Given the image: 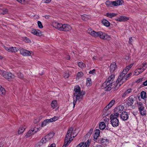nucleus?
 <instances>
[{
  "mask_svg": "<svg viewBox=\"0 0 147 147\" xmlns=\"http://www.w3.org/2000/svg\"><path fill=\"white\" fill-rule=\"evenodd\" d=\"M74 91L73 102L74 108L76 104L77 101L78 100L80 101L81 100L85 94V92L81 90L80 87L78 86H76L74 87Z\"/></svg>",
  "mask_w": 147,
  "mask_h": 147,
  "instance_id": "obj_1",
  "label": "nucleus"
},
{
  "mask_svg": "<svg viewBox=\"0 0 147 147\" xmlns=\"http://www.w3.org/2000/svg\"><path fill=\"white\" fill-rule=\"evenodd\" d=\"M76 129L74 130L73 127H71L68 130L66 135L65 140V143L63 147H66L73 140L72 137L74 138L78 134V133L75 132Z\"/></svg>",
  "mask_w": 147,
  "mask_h": 147,
  "instance_id": "obj_2",
  "label": "nucleus"
},
{
  "mask_svg": "<svg viewBox=\"0 0 147 147\" xmlns=\"http://www.w3.org/2000/svg\"><path fill=\"white\" fill-rule=\"evenodd\" d=\"M53 26L55 28L60 31L68 32L71 29V26L67 24H62L56 22H54L53 23Z\"/></svg>",
  "mask_w": 147,
  "mask_h": 147,
  "instance_id": "obj_3",
  "label": "nucleus"
},
{
  "mask_svg": "<svg viewBox=\"0 0 147 147\" xmlns=\"http://www.w3.org/2000/svg\"><path fill=\"white\" fill-rule=\"evenodd\" d=\"M88 32L89 34L94 37H96L98 36L102 39H109L110 38L108 35L104 32H96L91 29L89 30Z\"/></svg>",
  "mask_w": 147,
  "mask_h": 147,
  "instance_id": "obj_4",
  "label": "nucleus"
},
{
  "mask_svg": "<svg viewBox=\"0 0 147 147\" xmlns=\"http://www.w3.org/2000/svg\"><path fill=\"white\" fill-rule=\"evenodd\" d=\"M54 135V133L52 132L50 133L44 137H42L40 140V142L38 143V146H41L49 142L50 140L53 138Z\"/></svg>",
  "mask_w": 147,
  "mask_h": 147,
  "instance_id": "obj_5",
  "label": "nucleus"
},
{
  "mask_svg": "<svg viewBox=\"0 0 147 147\" xmlns=\"http://www.w3.org/2000/svg\"><path fill=\"white\" fill-rule=\"evenodd\" d=\"M147 67V64L144 63L138 66L137 69L135 70L134 73L135 75H138L143 72Z\"/></svg>",
  "mask_w": 147,
  "mask_h": 147,
  "instance_id": "obj_6",
  "label": "nucleus"
},
{
  "mask_svg": "<svg viewBox=\"0 0 147 147\" xmlns=\"http://www.w3.org/2000/svg\"><path fill=\"white\" fill-rule=\"evenodd\" d=\"M125 74L122 72L120 76L118 77L116 81L117 84L116 86L117 87H119L123 82L127 81V79H125Z\"/></svg>",
  "mask_w": 147,
  "mask_h": 147,
  "instance_id": "obj_7",
  "label": "nucleus"
},
{
  "mask_svg": "<svg viewBox=\"0 0 147 147\" xmlns=\"http://www.w3.org/2000/svg\"><path fill=\"white\" fill-rule=\"evenodd\" d=\"M112 83L105 81L102 84L101 88L104 89L105 90L109 91L112 88Z\"/></svg>",
  "mask_w": 147,
  "mask_h": 147,
  "instance_id": "obj_8",
  "label": "nucleus"
},
{
  "mask_svg": "<svg viewBox=\"0 0 147 147\" xmlns=\"http://www.w3.org/2000/svg\"><path fill=\"white\" fill-rule=\"evenodd\" d=\"M20 53L21 55L24 56H31L34 54V53L32 51L24 49H21L20 50Z\"/></svg>",
  "mask_w": 147,
  "mask_h": 147,
  "instance_id": "obj_9",
  "label": "nucleus"
},
{
  "mask_svg": "<svg viewBox=\"0 0 147 147\" xmlns=\"http://www.w3.org/2000/svg\"><path fill=\"white\" fill-rule=\"evenodd\" d=\"M137 104L139 108L140 112L142 115H144L146 114V112L144 110V107L143 104L141 102H138Z\"/></svg>",
  "mask_w": 147,
  "mask_h": 147,
  "instance_id": "obj_10",
  "label": "nucleus"
},
{
  "mask_svg": "<svg viewBox=\"0 0 147 147\" xmlns=\"http://www.w3.org/2000/svg\"><path fill=\"white\" fill-rule=\"evenodd\" d=\"M5 49L7 51L11 53H16L18 51L19 49L15 47H8L4 46Z\"/></svg>",
  "mask_w": 147,
  "mask_h": 147,
  "instance_id": "obj_11",
  "label": "nucleus"
},
{
  "mask_svg": "<svg viewBox=\"0 0 147 147\" xmlns=\"http://www.w3.org/2000/svg\"><path fill=\"white\" fill-rule=\"evenodd\" d=\"M35 128L36 127H35L34 128L31 129V130H29L26 135V137L28 138L31 135L36 133L38 130H40V128H37V130H36V129Z\"/></svg>",
  "mask_w": 147,
  "mask_h": 147,
  "instance_id": "obj_12",
  "label": "nucleus"
},
{
  "mask_svg": "<svg viewBox=\"0 0 147 147\" xmlns=\"http://www.w3.org/2000/svg\"><path fill=\"white\" fill-rule=\"evenodd\" d=\"M121 119L123 121H126L129 118V115L128 113L125 112H123L120 115Z\"/></svg>",
  "mask_w": 147,
  "mask_h": 147,
  "instance_id": "obj_13",
  "label": "nucleus"
},
{
  "mask_svg": "<svg viewBox=\"0 0 147 147\" xmlns=\"http://www.w3.org/2000/svg\"><path fill=\"white\" fill-rule=\"evenodd\" d=\"M118 22H125L129 20V18L128 17L121 16H120L119 17L115 19Z\"/></svg>",
  "mask_w": 147,
  "mask_h": 147,
  "instance_id": "obj_14",
  "label": "nucleus"
},
{
  "mask_svg": "<svg viewBox=\"0 0 147 147\" xmlns=\"http://www.w3.org/2000/svg\"><path fill=\"white\" fill-rule=\"evenodd\" d=\"M124 1L122 0H117L113 1V6H117L123 5Z\"/></svg>",
  "mask_w": 147,
  "mask_h": 147,
  "instance_id": "obj_15",
  "label": "nucleus"
},
{
  "mask_svg": "<svg viewBox=\"0 0 147 147\" xmlns=\"http://www.w3.org/2000/svg\"><path fill=\"white\" fill-rule=\"evenodd\" d=\"M111 123L113 127H116L118 126L119 124V121L118 119H111Z\"/></svg>",
  "mask_w": 147,
  "mask_h": 147,
  "instance_id": "obj_16",
  "label": "nucleus"
},
{
  "mask_svg": "<svg viewBox=\"0 0 147 147\" xmlns=\"http://www.w3.org/2000/svg\"><path fill=\"white\" fill-rule=\"evenodd\" d=\"M31 32L38 36H41L42 35V33L41 31L38 29H32L31 30Z\"/></svg>",
  "mask_w": 147,
  "mask_h": 147,
  "instance_id": "obj_17",
  "label": "nucleus"
},
{
  "mask_svg": "<svg viewBox=\"0 0 147 147\" xmlns=\"http://www.w3.org/2000/svg\"><path fill=\"white\" fill-rule=\"evenodd\" d=\"M134 102V98L131 96L129 97L128 100L125 103L128 106H131Z\"/></svg>",
  "mask_w": 147,
  "mask_h": 147,
  "instance_id": "obj_18",
  "label": "nucleus"
},
{
  "mask_svg": "<svg viewBox=\"0 0 147 147\" xmlns=\"http://www.w3.org/2000/svg\"><path fill=\"white\" fill-rule=\"evenodd\" d=\"M115 100H112L109 104L104 108L105 111H107L111 108L115 104Z\"/></svg>",
  "mask_w": 147,
  "mask_h": 147,
  "instance_id": "obj_19",
  "label": "nucleus"
},
{
  "mask_svg": "<svg viewBox=\"0 0 147 147\" xmlns=\"http://www.w3.org/2000/svg\"><path fill=\"white\" fill-rule=\"evenodd\" d=\"M117 66L115 62H113L111 65L110 67V71L111 72H113L117 69Z\"/></svg>",
  "mask_w": 147,
  "mask_h": 147,
  "instance_id": "obj_20",
  "label": "nucleus"
},
{
  "mask_svg": "<svg viewBox=\"0 0 147 147\" xmlns=\"http://www.w3.org/2000/svg\"><path fill=\"white\" fill-rule=\"evenodd\" d=\"M132 89L131 88H129L126 90L122 94V97H125L129 95L130 93H131Z\"/></svg>",
  "mask_w": 147,
  "mask_h": 147,
  "instance_id": "obj_21",
  "label": "nucleus"
},
{
  "mask_svg": "<svg viewBox=\"0 0 147 147\" xmlns=\"http://www.w3.org/2000/svg\"><path fill=\"white\" fill-rule=\"evenodd\" d=\"M124 109V107L123 105H119L114 109L115 111L119 113L123 111Z\"/></svg>",
  "mask_w": 147,
  "mask_h": 147,
  "instance_id": "obj_22",
  "label": "nucleus"
},
{
  "mask_svg": "<svg viewBox=\"0 0 147 147\" xmlns=\"http://www.w3.org/2000/svg\"><path fill=\"white\" fill-rule=\"evenodd\" d=\"M14 75L11 73L6 72V74L5 75L4 78L7 79L12 78H14Z\"/></svg>",
  "mask_w": 147,
  "mask_h": 147,
  "instance_id": "obj_23",
  "label": "nucleus"
},
{
  "mask_svg": "<svg viewBox=\"0 0 147 147\" xmlns=\"http://www.w3.org/2000/svg\"><path fill=\"white\" fill-rule=\"evenodd\" d=\"M114 78L115 75L113 74H112L111 76L109 77L106 81H107L108 82H110V83H112L113 82L114 80Z\"/></svg>",
  "mask_w": 147,
  "mask_h": 147,
  "instance_id": "obj_24",
  "label": "nucleus"
},
{
  "mask_svg": "<svg viewBox=\"0 0 147 147\" xmlns=\"http://www.w3.org/2000/svg\"><path fill=\"white\" fill-rule=\"evenodd\" d=\"M51 122V121L49 119H47L45 120L42 123L41 125V126L42 127H43Z\"/></svg>",
  "mask_w": 147,
  "mask_h": 147,
  "instance_id": "obj_25",
  "label": "nucleus"
},
{
  "mask_svg": "<svg viewBox=\"0 0 147 147\" xmlns=\"http://www.w3.org/2000/svg\"><path fill=\"white\" fill-rule=\"evenodd\" d=\"M81 18L82 20L84 21H87L88 20L90 19V16L88 15L84 14L81 15Z\"/></svg>",
  "mask_w": 147,
  "mask_h": 147,
  "instance_id": "obj_26",
  "label": "nucleus"
},
{
  "mask_svg": "<svg viewBox=\"0 0 147 147\" xmlns=\"http://www.w3.org/2000/svg\"><path fill=\"white\" fill-rule=\"evenodd\" d=\"M102 23L106 27H109L110 25V23L109 22L105 19H103L102 21Z\"/></svg>",
  "mask_w": 147,
  "mask_h": 147,
  "instance_id": "obj_27",
  "label": "nucleus"
},
{
  "mask_svg": "<svg viewBox=\"0 0 147 147\" xmlns=\"http://www.w3.org/2000/svg\"><path fill=\"white\" fill-rule=\"evenodd\" d=\"M51 106L53 109L55 108L57 106V102L56 100H54L52 102Z\"/></svg>",
  "mask_w": 147,
  "mask_h": 147,
  "instance_id": "obj_28",
  "label": "nucleus"
},
{
  "mask_svg": "<svg viewBox=\"0 0 147 147\" xmlns=\"http://www.w3.org/2000/svg\"><path fill=\"white\" fill-rule=\"evenodd\" d=\"M106 127V125L104 122H102L100 123L99 127L100 129H104Z\"/></svg>",
  "mask_w": 147,
  "mask_h": 147,
  "instance_id": "obj_29",
  "label": "nucleus"
},
{
  "mask_svg": "<svg viewBox=\"0 0 147 147\" xmlns=\"http://www.w3.org/2000/svg\"><path fill=\"white\" fill-rule=\"evenodd\" d=\"M84 75L82 71L78 72L76 75V80H79Z\"/></svg>",
  "mask_w": 147,
  "mask_h": 147,
  "instance_id": "obj_30",
  "label": "nucleus"
},
{
  "mask_svg": "<svg viewBox=\"0 0 147 147\" xmlns=\"http://www.w3.org/2000/svg\"><path fill=\"white\" fill-rule=\"evenodd\" d=\"M117 15V14L114 13H107L106 14V16L110 18H112L113 17Z\"/></svg>",
  "mask_w": 147,
  "mask_h": 147,
  "instance_id": "obj_31",
  "label": "nucleus"
},
{
  "mask_svg": "<svg viewBox=\"0 0 147 147\" xmlns=\"http://www.w3.org/2000/svg\"><path fill=\"white\" fill-rule=\"evenodd\" d=\"M140 96L142 98L145 99L146 98V93L144 91L140 93Z\"/></svg>",
  "mask_w": 147,
  "mask_h": 147,
  "instance_id": "obj_32",
  "label": "nucleus"
},
{
  "mask_svg": "<svg viewBox=\"0 0 147 147\" xmlns=\"http://www.w3.org/2000/svg\"><path fill=\"white\" fill-rule=\"evenodd\" d=\"M113 3V1L108 0L106 1L105 4L107 5L109 7H112Z\"/></svg>",
  "mask_w": 147,
  "mask_h": 147,
  "instance_id": "obj_33",
  "label": "nucleus"
},
{
  "mask_svg": "<svg viewBox=\"0 0 147 147\" xmlns=\"http://www.w3.org/2000/svg\"><path fill=\"white\" fill-rule=\"evenodd\" d=\"M90 142L91 140L89 139L84 144V143L83 147H89Z\"/></svg>",
  "mask_w": 147,
  "mask_h": 147,
  "instance_id": "obj_34",
  "label": "nucleus"
},
{
  "mask_svg": "<svg viewBox=\"0 0 147 147\" xmlns=\"http://www.w3.org/2000/svg\"><path fill=\"white\" fill-rule=\"evenodd\" d=\"M5 93V91L4 89L0 86V95H4Z\"/></svg>",
  "mask_w": 147,
  "mask_h": 147,
  "instance_id": "obj_35",
  "label": "nucleus"
},
{
  "mask_svg": "<svg viewBox=\"0 0 147 147\" xmlns=\"http://www.w3.org/2000/svg\"><path fill=\"white\" fill-rule=\"evenodd\" d=\"M16 75L20 79H24V76L23 74H22L20 72H18L16 73Z\"/></svg>",
  "mask_w": 147,
  "mask_h": 147,
  "instance_id": "obj_36",
  "label": "nucleus"
},
{
  "mask_svg": "<svg viewBox=\"0 0 147 147\" xmlns=\"http://www.w3.org/2000/svg\"><path fill=\"white\" fill-rule=\"evenodd\" d=\"M92 83L91 79L89 78H87L86 79V85L87 86H90Z\"/></svg>",
  "mask_w": 147,
  "mask_h": 147,
  "instance_id": "obj_37",
  "label": "nucleus"
},
{
  "mask_svg": "<svg viewBox=\"0 0 147 147\" xmlns=\"http://www.w3.org/2000/svg\"><path fill=\"white\" fill-rule=\"evenodd\" d=\"M63 76L65 78H68L69 76V71H67L65 72L64 73Z\"/></svg>",
  "mask_w": 147,
  "mask_h": 147,
  "instance_id": "obj_38",
  "label": "nucleus"
},
{
  "mask_svg": "<svg viewBox=\"0 0 147 147\" xmlns=\"http://www.w3.org/2000/svg\"><path fill=\"white\" fill-rule=\"evenodd\" d=\"M25 128H24L23 127H20L18 131V134H22L23 132H24L25 130Z\"/></svg>",
  "mask_w": 147,
  "mask_h": 147,
  "instance_id": "obj_39",
  "label": "nucleus"
},
{
  "mask_svg": "<svg viewBox=\"0 0 147 147\" xmlns=\"http://www.w3.org/2000/svg\"><path fill=\"white\" fill-rule=\"evenodd\" d=\"M78 66L81 68L83 69L85 67V65L82 62H80L78 63Z\"/></svg>",
  "mask_w": 147,
  "mask_h": 147,
  "instance_id": "obj_40",
  "label": "nucleus"
},
{
  "mask_svg": "<svg viewBox=\"0 0 147 147\" xmlns=\"http://www.w3.org/2000/svg\"><path fill=\"white\" fill-rule=\"evenodd\" d=\"M58 119V117L57 116H55L54 117L49 119L51 122H52L55 121Z\"/></svg>",
  "mask_w": 147,
  "mask_h": 147,
  "instance_id": "obj_41",
  "label": "nucleus"
},
{
  "mask_svg": "<svg viewBox=\"0 0 147 147\" xmlns=\"http://www.w3.org/2000/svg\"><path fill=\"white\" fill-rule=\"evenodd\" d=\"M100 142L102 143H104L108 142V140L105 138H101Z\"/></svg>",
  "mask_w": 147,
  "mask_h": 147,
  "instance_id": "obj_42",
  "label": "nucleus"
},
{
  "mask_svg": "<svg viewBox=\"0 0 147 147\" xmlns=\"http://www.w3.org/2000/svg\"><path fill=\"white\" fill-rule=\"evenodd\" d=\"M37 24H38V26L39 28H43V26L41 22L39 21H38L37 22Z\"/></svg>",
  "mask_w": 147,
  "mask_h": 147,
  "instance_id": "obj_43",
  "label": "nucleus"
},
{
  "mask_svg": "<svg viewBox=\"0 0 147 147\" xmlns=\"http://www.w3.org/2000/svg\"><path fill=\"white\" fill-rule=\"evenodd\" d=\"M93 131V129L92 128L91 129L88 131L87 134V135L89 136H90L92 134Z\"/></svg>",
  "mask_w": 147,
  "mask_h": 147,
  "instance_id": "obj_44",
  "label": "nucleus"
},
{
  "mask_svg": "<svg viewBox=\"0 0 147 147\" xmlns=\"http://www.w3.org/2000/svg\"><path fill=\"white\" fill-rule=\"evenodd\" d=\"M6 74V72L3 70H1L0 71V74L2 76L5 77V75Z\"/></svg>",
  "mask_w": 147,
  "mask_h": 147,
  "instance_id": "obj_45",
  "label": "nucleus"
},
{
  "mask_svg": "<svg viewBox=\"0 0 147 147\" xmlns=\"http://www.w3.org/2000/svg\"><path fill=\"white\" fill-rule=\"evenodd\" d=\"M112 115H115V117L117 116L118 117L119 116V113H118L117 112H116V111H115L114 110V113H112Z\"/></svg>",
  "mask_w": 147,
  "mask_h": 147,
  "instance_id": "obj_46",
  "label": "nucleus"
},
{
  "mask_svg": "<svg viewBox=\"0 0 147 147\" xmlns=\"http://www.w3.org/2000/svg\"><path fill=\"white\" fill-rule=\"evenodd\" d=\"M100 134V131L99 129H96L95 131L94 134L97 135L98 136H99Z\"/></svg>",
  "mask_w": 147,
  "mask_h": 147,
  "instance_id": "obj_47",
  "label": "nucleus"
},
{
  "mask_svg": "<svg viewBox=\"0 0 147 147\" xmlns=\"http://www.w3.org/2000/svg\"><path fill=\"white\" fill-rule=\"evenodd\" d=\"M131 74H132L131 73H130L128 74V75H127L125 76V79H126L127 80L129 78L131 77Z\"/></svg>",
  "mask_w": 147,
  "mask_h": 147,
  "instance_id": "obj_48",
  "label": "nucleus"
},
{
  "mask_svg": "<svg viewBox=\"0 0 147 147\" xmlns=\"http://www.w3.org/2000/svg\"><path fill=\"white\" fill-rule=\"evenodd\" d=\"M95 71L96 69H94L90 71L89 72V74H95Z\"/></svg>",
  "mask_w": 147,
  "mask_h": 147,
  "instance_id": "obj_49",
  "label": "nucleus"
},
{
  "mask_svg": "<svg viewBox=\"0 0 147 147\" xmlns=\"http://www.w3.org/2000/svg\"><path fill=\"white\" fill-rule=\"evenodd\" d=\"M118 117L117 116L115 117V115H114L112 114H111L110 116V119H117Z\"/></svg>",
  "mask_w": 147,
  "mask_h": 147,
  "instance_id": "obj_50",
  "label": "nucleus"
},
{
  "mask_svg": "<svg viewBox=\"0 0 147 147\" xmlns=\"http://www.w3.org/2000/svg\"><path fill=\"white\" fill-rule=\"evenodd\" d=\"M134 63L130 64L129 65L126 66V68L128 69V71H129V69L132 67L134 65Z\"/></svg>",
  "mask_w": 147,
  "mask_h": 147,
  "instance_id": "obj_51",
  "label": "nucleus"
},
{
  "mask_svg": "<svg viewBox=\"0 0 147 147\" xmlns=\"http://www.w3.org/2000/svg\"><path fill=\"white\" fill-rule=\"evenodd\" d=\"M128 71V69H127L125 68L124 69H123L122 73H124L125 74H126Z\"/></svg>",
  "mask_w": 147,
  "mask_h": 147,
  "instance_id": "obj_52",
  "label": "nucleus"
},
{
  "mask_svg": "<svg viewBox=\"0 0 147 147\" xmlns=\"http://www.w3.org/2000/svg\"><path fill=\"white\" fill-rule=\"evenodd\" d=\"M24 41L26 42H30V40L27 37H26L24 39Z\"/></svg>",
  "mask_w": 147,
  "mask_h": 147,
  "instance_id": "obj_53",
  "label": "nucleus"
},
{
  "mask_svg": "<svg viewBox=\"0 0 147 147\" xmlns=\"http://www.w3.org/2000/svg\"><path fill=\"white\" fill-rule=\"evenodd\" d=\"M92 59L93 60L95 61L96 60H99L100 59L97 56H94L92 58Z\"/></svg>",
  "mask_w": 147,
  "mask_h": 147,
  "instance_id": "obj_54",
  "label": "nucleus"
},
{
  "mask_svg": "<svg viewBox=\"0 0 147 147\" xmlns=\"http://www.w3.org/2000/svg\"><path fill=\"white\" fill-rule=\"evenodd\" d=\"M51 1V0H42V2L44 3H48Z\"/></svg>",
  "mask_w": 147,
  "mask_h": 147,
  "instance_id": "obj_55",
  "label": "nucleus"
},
{
  "mask_svg": "<svg viewBox=\"0 0 147 147\" xmlns=\"http://www.w3.org/2000/svg\"><path fill=\"white\" fill-rule=\"evenodd\" d=\"M1 10L3 11V12L0 13L1 14H4L8 12L7 10Z\"/></svg>",
  "mask_w": 147,
  "mask_h": 147,
  "instance_id": "obj_56",
  "label": "nucleus"
},
{
  "mask_svg": "<svg viewBox=\"0 0 147 147\" xmlns=\"http://www.w3.org/2000/svg\"><path fill=\"white\" fill-rule=\"evenodd\" d=\"M84 144V142H82L78 144L76 147H82Z\"/></svg>",
  "mask_w": 147,
  "mask_h": 147,
  "instance_id": "obj_57",
  "label": "nucleus"
},
{
  "mask_svg": "<svg viewBox=\"0 0 147 147\" xmlns=\"http://www.w3.org/2000/svg\"><path fill=\"white\" fill-rule=\"evenodd\" d=\"M133 41V39L132 37L129 38V44H131Z\"/></svg>",
  "mask_w": 147,
  "mask_h": 147,
  "instance_id": "obj_58",
  "label": "nucleus"
},
{
  "mask_svg": "<svg viewBox=\"0 0 147 147\" xmlns=\"http://www.w3.org/2000/svg\"><path fill=\"white\" fill-rule=\"evenodd\" d=\"M98 137H99V136H97V135H95V134H94V141H95L97 139Z\"/></svg>",
  "mask_w": 147,
  "mask_h": 147,
  "instance_id": "obj_59",
  "label": "nucleus"
},
{
  "mask_svg": "<svg viewBox=\"0 0 147 147\" xmlns=\"http://www.w3.org/2000/svg\"><path fill=\"white\" fill-rule=\"evenodd\" d=\"M25 2V0H20L19 3H22V4H24V3Z\"/></svg>",
  "mask_w": 147,
  "mask_h": 147,
  "instance_id": "obj_60",
  "label": "nucleus"
},
{
  "mask_svg": "<svg viewBox=\"0 0 147 147\" xmlns=\"http://www.w3.org/2000/svg\"><path fill=\"white\" fill-rule=\"evenodd\" d=\"M48 147H56V145L55 144H52Z\"/></svg>",
  "mask_w": 147,
  "mask_h": 147,
  "instance_id": "obj_61",
  "label": "nucleus"
},
{
  "mask_svg": "<svg viewBox=\"0 0 147 147\" xmlns=\"http://www.w3.org/2000/svg\"><path fill=\"white\" fill-rule=\"evenodd\" d=\"M143 84L144 86H147V80L143 82Z\"/></svg>",
  "mask_w": 147,
  "mask_h": 147,
  "instance_id": "obj_62",
  "label": "nucleus"
},
{
  "mask_svg": "<svg viewBox=\"0 0 147 147\" xmlns=\"http://www.w3.org/2000/svg\"><path fill=\"white\" fill-rule=\"evenodd\" d=\"M39 120L38 119H35V120H34V123H36L39 122Z\"/></svg>",
  "mask_w": 147,
  "mask_h": 147,
  "instance_id": "obj_63",
  "label": "nucleus"
},
{
  "mask_svg": "<svg viewBox=\"0 0 147 147\" xmlns=\"http://www.w3.org/2000/svg\"><path fill=\"white\" fill-rule=\"evenodd\" d=\"M65 58L66 59L69 60L70 59V57L69 55H67L66 57Z\"/></svg>",
  "mask_w": 147,
  "mask_h": 147,
  "instance_id": "obj_64",
  "label": "nucleus"
}]
</instances>
